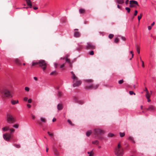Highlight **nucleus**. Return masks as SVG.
I'll return each instance as SVG.
<instances>
[{
    "mask_svg": "<svg viewBox=\"0 0 156 156\" xmlns=\"http://www.w3.org/2000/svg\"><path fill=\"white\" fill-rule=\"evenodd\" d=\"M71 73L72 75L71 77L73 79V87H75L80 85L82 83L81 81L79 79L73 72H71Z\"/></svg>",
    "mask_w": 156,
    "mask_h": 156,
    "instance_id": "obj_1",
    "label": "nucleus"
},
{
    "mask_svg": "<svg viewBox=\"0 0 156 156\" xmlns=\"http://www.w3.org/2000/svg\"><path fill=\"white\" fill-rule=\"evenodd\" d=\"M85 81L88 84H90L86 86L85 87V89H96L98 87V85H94L92 83L93 82V80L92 79L86 80Z\"/></svg>",
    "mask_w": 156,
    "mask_h": 156,
    "instance_id": "obj_2",
    "label": "nucleus"
},
{
    "mask_svg": "<svg viewBox=\"0 0 156 156\" xmlns=\"http://www.w3.org/2000/svg\"><path fill=\"white\" fill-rule=\"evenodd\" d=\"M115 154L117 156H122L123 154V149L120 143H119L115 150Z\"/></svg>",
    "mask_w": 156,
    "mask_h": 156,
    "instance_id": "obj_3",
    "label": "nucleus"
},
{
    "mask_svg": "<svg viewBox=\"0 0 156 156\" xmlns=\"http://www.w3.org/2000/svg\"><path fill=\"white\" fill-rule=\"evenodd\" d=\"M1 93L5 97L12 98L13 97L12 92L8 88H4L2 91Z\"/></svg>",
    "mask_w": 156,
    "mask_h": 156,
    "instance_id": "obj_4",
    "label": "nucleus"
},
{
    "mask_svg": "<svg viewBox=\"0 0 156 156\" xmlns=\"http://www.w3.org/2000/svg\"><path fill=\"white\" fill-rule=\"evenodd\" d=\"M94 135L98 137V139L102 140L103 137L101 136H99V135H101L104 134L105 133V131L101 129L96 128L94 129Z\"/></svg>",
    "mask_w": 156,
    "mask_h": 156,
    "instance_id": "obj_5",
    "label": "nucleus"
},
{
    "mask_svg": "<svg viewBox=\"0 0 156 156\" xmlns=\"http://www.w3.org/2000/svg\"><path fill=\"white\" fill-rule=\"evenodd\" d=\"M48 65L47 62L44 60H41L39 61V66L43 69V71L46 69Z\"/></svg>",
    "mask_w": 156,
    "mask_h": 156,
    "instance_id": "obj_6",
    "label": "nucleus"
},
{
    "mask_svg": "<svg viewBox=\"0 0 156 156\" xmlns=\"http://www.w3.org/2000/svg\"><path fill=\"white\" fill-rule=\"evenodd\" d=\"M6 121L8 123H13L16 122V120L12 115L8 114L7 115Z\"/></svg>",
    "mask_w": 156,
    "mask_h": 156,
    "instance_id": "obj_7",
    "label": "nucleus"
},
{
    "mask_svg": "<svg viewBox=\"0 0 156 156\" xmlns=\"http://www.w3.org/2000/svg\"><path fill=\"white\" fill-rule=\"evenodd\" d=\"M129 7L131 8H136V5L138 6V2L135 1L131 0L129 1Z\"/></svg>",
    "mask_w": 156,
    "mask_h": 156,
    "instance_id": "obj_8",
    "label": "nucleus"
},
{
    "mask_svg": "<svg viewBox=\"0 0 156 156\" xmlns=\"http://www.w3.org/2000/svg\"><path fill=\"white\" fill-rule=\"evenodd\" d=\"M87 49H94L95 48V46L91 43H88L86 46Z\"/></svg>",
    "mask_w": 156,
    "mask_h": 156,
    "instance_id": "obj_9",
    "label": "nucleus"
},
{
    "mask_svg": "<svg viewBox=\"0 0 156 156\" xmlns=\"http://www.w3.org/2000/svg\"><path fill=\"white\" fill-rule=\"evenodd\" d=\"M3 137L5 140L8 141L11 138V135L8 133H5L3 135Z\"/></svg>",
    "mask_w": 156,
    "mask_h": 156,
    "instance_id": "obj_10",
    "label": "nucleus"
},
{
    "mask_svg": "<svg viewBox=\"0 0 156 156\" xmlns=\"http://www.w3.org/2000/svg\"><path fill=\"white\" fill-rule=\"evenodd\" d=\"M74 30L75 31L74 34V36L76 37H80L81 35V34L78 31V29H74Z\"/></svg>",
    "mask_w": 156,
    "mask_h": 156,
    "instance_id": "obj_11",
    "label": "nucleus"
},
{
    "mask_svg": "<svg viewBox=\"0 0 156 156\" xmlns=\"http://www.w3.org/2000/svg\"><path fill=\"white\" fill-rule=\"evenodd\" d=\"M147 110L148 111H155L156 110V108L152 105H150L149 106L148 108L147 109Z\"/></svg>",
    "mask_w": 156,
    "mask_h": 156,
    "instance_id": "obj_12",
    "label": "nucleus"
},
{
    "mask_svg": "<svg viewBox=\"0 0 156 156\" xmlns=\"http://www.w3.org/2000/svg\"><path fill=\"white\" fill-rule=\"evenodd\" d=\"M63 105L61 104H59L57 105V108L58 110H61L63 109Z\"/></svg>",
    "mask_w": 156,
    "mask_h": 156,
    "instance_id": "obj_13",
    "label": "nucleus"
},
{
    "mask_svg": "<svg viewBox=\"0 0 156 156\" xmlns=\"http://www.w3.org/2000/svg\"><path fill=\"white\" fill-rule=\"evenodd\" d=\"M27 5L30 6V8H31L32 7V4L30 0H26Z\"/></svg>",
    "mask_w": 156,
    "mask_h": 156,
    "instance_id": "obj_14",
    "label": "nucleus"
},
{
    "mask_svg": "<svg viewBox=\"0 0 156 156\" xmlns=\"http://www.w3.org/2000/svg\"><path fill=\"white\" fill-rule=\"evenodd\" d=\"M69 56V55L67 54L65 56V60L66 62H70V59L68 58V57Z\"/></svg>",
    "mask_w": 156,
    "mask_h": 156,
    "instance_id": "obj_15",
    "label": "nucleus"
},
{
    "mask_svg": "<svg viewBox=\"0 0 156 156\" xmlns=\"http://www.w3.org/2000/svg\"><path fill=\"white\" fill-rule=\"evenodd\" d=\"M54 153L56 156H59V153L58 151L56 149H54Z\"/></svg>",
    "mask_w": 156,
    "mask_h": 156,
    "instance_id": "obj_16",
    "label": "nucleus"
},
{
    "mask_svg": "<svg viewBox=\"0 0 156 156\" xmlns=\"http://www.w3.org/2000/svg\"><path fill=\"white\" fill-rule=\"evenodd\" d=\"M136 48L138 54L140 53V46L137 44L136 45Z\"/></svg>",
    "mask_w": 156,
    "mask_h": 156,
    "instance_id": "obj_17",
    "label": "nucleus"
},
{
    "mask_svg": "<svg viewBox=\"0 0 156 156\" xmlns=\"http://www.w3.org/2000/svg\"><path fill=\"white\" fill-rule=\"evenodd\" d=\"M15 62L16 63L19 65H20L21 64V62H20V60L16 58L15 59Z\"/></svg>",
    "mask_w": 156,
    "mask_h": 156,
    "instance_id": "obj_18",
    "label": "nucleus"
},
{
    "mask_svg": "<svg viewBox=\"0 0 156 156\" xmlns=\"http://www.w3.org/2000/svg\"><path fill=\"white\" fill-rule=\"evenodd\" d=\"M58 74V73L56 72V71H55L51 72L50 73V75H51L56 76Z\"/></svg>",
    "mask_w": 156,
    "mask_h": 156,
    "instance_id": "obj_19",
    "label": "nucleus"
},
{
    "mask_svg": "<svg viewBox=\"0 0 156 156\" xmlns=\"http://www.w3.org/2000/svg\"><path fill=\"white\" fill-rule=\"evenodd\" d=\"M9 129V126H6L2 128V130L4 131H5L8 130Z\"/></svg>",
    "mask_w": 156,
    "mask_h": 156,
    "instance_id": "obj_20",
    "label": "nucleus"
},
{
    "mask_svg": "<svg viewBox=\"0 0 156 156\" xmlns=\"http://www.w3.org/2000/svg\"><path fill=\"white\" fill-rule=\"evenodd\" d=\"M79 12L80 14H83L85 12V10L83 9H80L79 10Z\"/></svg>",
    "mask_w": 156,
    "mask_h": 156,
    "instance_id": "obj_21",
    "label": "nucleus"
},
{
    "mask_svg": "<svg viewBox=\"0 0 156 156\" xmlns=\"http://www.w3.org/2000/svg\"><path fill=\"white\" fill-rule=\"evenodd\" d=\"M11 103L12 105H15L16 104H17L19 103L18 100L15 101L14 100H12L11 101Z\"/></svg>",
    "mask_w": 156,
    "mask_h": 156,
    "instance_id": "obj_22",
    "label": "nucleus"
},
{
    "mask_svg": "<svg viewBox=\"0 0 156 156\" xmlns=\"http://www.w3.org/2000/svg\"><path fill=\"white\" fill-rule=\"evenodd\" d=\"M92 131L91 130H90L87 131L86 133V135L87 136H89L90 134L92 133Z\"/></svg>",
    "mask_w": 156,
    "mask_h": 156,
    "instance_id": "obj_23",
    "label": "nucleus"
},
{
    "mask_svg": "<svg viewBox=\"0 0 156 156\" xmlns=\"http://www.w3.org/2000/svg\"><path fill=\"white\" fill-rule=\"evenodd\" d=\"M117 2L119 4H122L124 2L123 0H117Z\"/></svg>",
    "mask_w": 156,
    "mask_h": 156,
    "instance_id": "obj_24",
    "label": "nucleus"
},
{
    "mask_svg": "<svg viewBox=\"0 0 156 156\" xmlns=\"http://www.w3.org/2000/svg\"><path fill=\"white\" fill-rule=\"evenodd\" d=\"M87 153L89 154V156H93L94 154V153L92 151L91 152H88Z\"/></svg>",
    "mask_w": 156,
    "mask_h": 156,
    "instance_id": "obj_25",
    "label": "nucleus"
},
{
    "mask_svg": "<svg viewBox=\"0 0 156 156\" xmlns=\"http://www.w3.org/2000/svg\"><path fill=\"white\" fill-rule=\"evenodd\" d=\"M146 97L147 98H150V95L149 94V92L148 91H147V92H146Z\"/></svg>",
    "mask_w": 156,
    "mask_h": 156,
    "instance_id": "obj_26",
    "label": "nucleus"
},
{
    "mask_svg": "<svg viewBox=\"0 0 156 156\" xmlns=\"http://www.w3.org/2000/svg\"><path fill=\"white\" fill-rule=\"evenodd\" d=\"M129 140L131 141L133 143H135V141L133 140V137L131 136H129Z\"/></svg>",
    "mask_w": 156,
    "mask_h": 156,
    "instance_id": "obj_27",
    "label": "nucleus"
},
{
    "mask_svg": "<svg viewBox=\"0 0 156 156\" xmlns=\"http://www.w3.org/2000/svg\"><path fill=\"white\" fill-rule=\"evenodd\" d=\"M39 64V61L38 62H33L32 65V66H34L35 65H38Z\"/></svg>",
    "mask_w": 156,
    "mask_h": 156,
    "instance_id": "obj_28",
    "label": "nucleus"
},
{
    "mask_svg": "<svg viewBox=\"0 0 156 156\" xmlns=\"http://www.w3.org/2000/svg\"><path fill=\"white\" fill-rule=\"evenodd\" d=\"M73 100L76 102H77L79 100L78 97L76 96L74 97Z\"/></svg>",
    "mask_w": 156,
    "mask_h": 156,
    "instance_id": "obj_29",
    "label": "nucleus"
},
{
    "mask_svg": "<svg viewBox=\"0 0 156 156\" xmlns=\"http://www.w3.org/2000/svg\"><path fill=\"white\" fill-rule=\"evenodd\" d=\"M142 16H143L142 14V13H141L140 14V16H138V20L139 22H140V20L141 18H142Z\"/></svg>",
    "mask_w": 156,
    "mask_h": 156,
    "instance_id": "obj_30",
    "label": "nucleus"
},
{
    "mask_svg": "<svg viewBox=\"0 0 156 156\" xmlns=\"http://www.w3.org/2000/svg\"><path fill=\"white\" fill-rule=\"evenodd\" d=\"M114 136V135L113 134L111 133H109L108 134V136L110 137H113Z\"/></svg>",
    "mask_w": 156,
    "mask_h": 156,
    "instance_id": "obj_31",
    "label": "nucleus"
},
{
    "mask_svg": "<svg viewBox=\"0 0 156 156\" xmlns=\"http://www.w3.org/2000/svg\"><path fill=\"white\" fill-rule=\"evenodd\" d=\"M99 141L97 140H96L94 141H93L92 142V143L93 144H99Z\"/></svg>",
    "mask_w": 156,
    "mask_h": 156,
    "instance_id": "obj_32",
    "label": "nucleus"
},
{
    "mask_svg": "<svg viewBox=\"0 0 156 156\" xmlns=\"http://www.w3.org/2000/svg\"><path fill=\"white\" fill-rule=\"evenodd\" d=\"M67 122L72 126H74V125L72 123V122H71V121L70 120L68 119L67 120Z\"/></svg>",
    "mask_w": 156,
    "mask_h": 156,
    "instance_id": "obj_33",
    "label": "nucleus"
},
{
    "mask_svg": "<svg viewBox=\"0 0 156 156\" xmlns=\"http://www.w3.org/2000/svg\"><path fill=\"white\" fill-rule=\"evenodd\" d=\"M77 103H78L82 105L84 103V102L83 101L78 100Z\"/></svg>",
    "mask_w": 156,
    "mask_h": 156,
    "instance_id": "obj_34",
    "label": "nucleus"
},
{
    "mask_svg": "<svg viewBox=\"0 0 156 156\" xmlns=\"http://www.w3.org/2000/svg\"><path fill=\"white\" fill-rule=\"evenodd\" d=\"M119 135H120V137H123L125 136V133H124L120 132Z\"/></svg>",
    "mask_w": 156,
    "mask_h": 156,
    "instance_id": "obj_35",
    "label": "nucleus"
},
{
    "mask_svg": "<svg viewBox=\"0 0 156 156\" xmlns=\"http://www.w3.org/2000/svg\"><path fill=\"white\" fill-rule=\"evenodd\" d=\"M41 120L43 122H46V119L45 118L42 117L41 118Z\"/></svg>",
    "mask_w": 156,
    "mask_h": 156,
    "instance_id": "obj_36",
    "label": "nucleus"
},
{
    "mask_svg": "<svg viewBox=\"0 0 156 156\" xmlns=\"http://www.w3.org/2000/svg\"><path fill=\"white\" fill-rule=\"evenodd\" d=\"M62 95V92L60 91H59L58 92V96L60 97H61Z\"/></svg>",
    "mask_w": 156,
    "mask_h": 156,
    "instance_id": "obj_37",
    "label": "nucleus"
},
{
    "mask_svg": "<svg viewBox=\"0 0 156 156\" xmlns=\"http://www.w3.org/2000/svg\"><path fill=\"white\" fill-rule=\"evenodd\" d=\"M19 125L18 124H15V125H13V126L14 127L16 128H18L19 127Z\"/></svg>",
    "mask_w": 156,
    "mask_h": 156,
    "instance_id": "obj_38",
    "label": "nucleus"
},
{
    "mask_svg": "<svg viewBox=\"0 0 156 156\" xmlns=\"http://www.w3.org/2000/svg\"><path fill=\"white\" fill-rule=\"evenodd\" d=\"M125 9L128 12H130V9L129 7H126Z\"/></svg>",
    "mask_w": 156,
    "mask_h": 156,
    "instance_id": "obj_39",
    "label": "nucleus"
},
{
    "mask_svg": "<svg viewBox=\"0 0 156 156\" xmlns=\"http://www.w3.org/2000/svg\"><path fill=\"white\" fill-rule=\"evenodd\" d=\"M114 36V35L112 34H110L108 36V37L110 39L112 38Z\"/></svg>",
    "mask_w": 156,
    "mask_h": 156,
    "instance_id": "obj_40",
    "label": "nucleus"
},
{
    "mask_svg": "<svg viewBox=\"0 0 156 156\" xmlns=\"http://www.w3.org/2000/svg\"><path fill=\"white\" fill-rule=\"evenodd\" d=\"M10 133H12L15 131V130L13 128H11L10 129Z\"/></svg>",
    "mask_w": 156,
    "mask_h": 156,
    "instance_id": "obj_41",
    "label": "nucleus"
},
{
    "mask_svg": "<svg viewBox=\"0 0 156 156\" xmlns=\"http://www.w3.org/2000/svg\"><path fill=\"white\" fill-rule=\"evenodd\" d=\"M82 46L81 45H79V47L77 48V50H80L82 48Z\"/></svg>",
    "mask_w": 156,
    "mask_h": 156,
    "instance_id": "obj_42",
    "label": "nucleus"
},
{
    "mask_svg": "<svg viewBox=\"0 0 156 156\" xmlns=\"http://www.w3.org/2000/svg\"><path fill=\"white\" fill-rule=\"evenodd\" d=\"M25 90L27 91H29L30 90V88L28 87H25Z\"/></svg>",
    "mask_w": 156,
    "mask_h": 156,
    "instance_id": "obj_43",
    "label": "nucleus"
},
{
    "mask_svg": "<svg viewBox=\"0 0 156 156\" xmlns=\"http://www.w3.org/2000/svg\"><path fill=\"white\" fill-rule=\"evenodd\" d=\"M48 135L50 136H53V135H54V134L53 133H51L49 132H48Z\"/></svg>",
    "mask_w": 156,
    "mask_h": 156,
    "instance_id": "obj_44",
    "label": "nucleus"
},
{
    "mask_svg": "<svg viewBox=\"0 0 156 156\" xmlns=\"http://www.w3.org/2000/svg\"><path fill=\"white\" fill-rule=\"evenodd\" d=\"M123 82V80H119L118 82L120 84H122Z\"/></svg>",
    "mask_w": 156,
    "mask_h": 156,
    "instance_id": "obj_45",
    "label": "nucleus"
},
{
    "mask_svg": "<svg viewBox=\"0 0 156 156\" xmlns=\"http://www.w3.org/2000/svg\"><path fill=\"white\" fill-rule=\"evenodd\" d=\"M119 39L118 38H116L115 39V42L116 43H117L119 42Z\"/></svg>",
    "mask_w": 156,
    "mask_h": 156,
    "instance_id": "obj_46",
    "label": "nucleus"
},
{
    "mask_svg": "<svg viewBox=\"0 0 156 156\" xmlns=\"http://www.w3.org/2000/svg\"><path fill=\"white\" fill-rule=\"evenodd\" d=\"M129 93L130 95H132L133 94H134V95H135V94L133 92V91H129Z\"/></svg>",
    "mask_w": 156,
    "mask_h": 156,
    "instance_id": "obj_47",
    "label": "nucleus"
},
{
    "mask_svg": "<svg viewBox=\"0 0 156 156\" xmlns=\"http://www.w3.org/2000/svg\"><path fill=\"white\" fill-rule=\"evenodd\" d=\"M67 63H68L69 64V66L72 68V63L70 62H70H67Z\"/></svg>",
    "mask_w": 156,
    "mask_h": 156,
    "instance_id": "obj_48",
    "label": "nucleus"
},
{
    "mask_svg": "<svg viewBox=\"0 0 156 156\" xmlns=\"http://www.w3.org/2000/svg\"><path fill=\"white\" fill-rule=\"evenodd\" d=\"M89 54L91 55H93L94 54V51H91L90 52Z\"/></svg>",
    "mask_w": 156,
    "mask_h": 156,
    "instance_id": "obj_49",
    "label": "nucleus"
},
{
    "mask_svg": "<svg viewBox=\"0 0 156 156\" xmlns=\"http://www.w3.org/2000/svg\"><path fill=\"white\" fill-rule=\"evenodd\" d=\"M137 13H138V12H137V10H135V13L134 14V16H136L137 15Z\"/></svg>",
    "mask_w": 156,
    "mask_h": 156,
    "instance_id": "obj_50",
    "label": "nucleus"
},
{
    "mask_svg": "<svg viewBox=\"0 0 156 156\" xmlns=\"http://www.w3.org/2000/svg\"><path fill=\"white\" fill-rule=\"evenodd\" d=\"M17 148H19L20 147V146L18 144H15L14 145Z\"/></svg>",
    "mask_w": 156,
    "mask_h": 156,
    "instance_id": "obj_51",
    "label": "nucleus"
},
{
    "mask_svg": "<svg viewBox=\"0 0 156 156\" xmlns=\"http://www.w3.org/2000/svg\"><path fill=\"white\" fill-rule=\"evenodd\" d=\"M37 122L39 125H42V122H40V121L38 120V121H37Z\"/></svg>",
    "mask_w": 156,
    "mask_h": 156,
    "instance_id": "obj_52",
    "label": "nucleus"
},
{
    "mask_svg": "<svg viewBox=\"0 0 156 156\" xmlns=\"http://www.w3.org/2000/svg\"><path fill=\"white\" fill-rule=\"evenodd\" d=\"M65 63L63 64L60 66V67L61 68H63L65 65Z\"/></svg>",
    "mask_w": 156,
    "mask_h": 156,
    "instance_id": "obj_53",
    "label": "nucleus"
},
{
    "mask_svg": "<svg viewBox=\"0 0 156 156\" xmlns=\"http://www.w3.org/2000/svg\"><path fill=\"white\" fill-rule=\"evenodd\" d=\"M141 62L142 63V67H144V63L143 61H141Z\"/></svg>",
    "mask_w": 156,
    "mask_h": 156,
    "instance_id": "obj_54",
    "label": "nucleus"
},
{
    "mask_svg": "<svg viewBox=\"0 0 156 156\" xmlns=\"http://www.w3.org/2000/svg\"><path fill=\"white\" fill-rule=\"evenodd\" d=\"M32 102V100L31 99H30L28 100V103H31Z\"/></svg>",
    "mask_w": 156,
    "mask_h": 156,
    "instance_id": "obj_55",
    "label": "nucleus"
},
{
    "mask_svg": "<svg viewBox=\"0 0 156 156\" xmlns=\"http://www.w3.org/2000/svg\"><path fill=\"white\" fill-rule=\"evenodd\" d=\"M130 53L132 55V58H133V55H134V54H133V51H130Z\"/></svg>",
    "mask_w": 156,
    "mask_h": 156,
    "instance_id": "obj_56",
    "label": "nucleus"
},
{
    "mask_svg": "<svg viewBox=\"0 0 156 156\" xmlns=\"http://www.w3.org/2000/svg\"><path fill=\"white\" fill-rule=\"evenodd\" d=\"M28 98L27 97H25L23 98V100L25 101H27V100Z\"/></svg>",
    "mask_w": 156,
    "mask_h": 156,
    "instance_id": "obj_57",
    "label": "nucleus"
},
{
    "mask_svg": "<svg viewBox=\"0 0 156 156\" xmlns=\"http://www.w3.org/2000/svg\"><path fill=\"white\" fill-rule=\"evenodd\" d=\"M121 39L123 41H125L126 40V38L123 37H121Z\"/></svg>",
    "mask_w": 156,
    "mask_h": 156,
    "instance_id": "obj_58",
    "label": "nucleus"
},
{
    "mask_svg": "<svg viewBox=\"0 0 156 156\" xmlns=\"http://www.w3.org/2000/svg\"><path fill=\"white\" fill-rule=\"evenodd\" d=\"M54 66L55 68H56L57 67V66H58V64L57 63H55L54 64Z\"/></svg>",
    "mask_w": 156,
    "mask_h": 156,
    "instance_id": "obj_59",
    "label": "nucleus"
},
{
    "mask_svg": "<svg viewBox=\"0 0 156 156\" xmlns=\"http://www.w3.org/2000/svg\"><path fill=\"white\" fill-rule=\"evenodd\" d=\"M137 86V84H136V85H135L133 86V87L134 88H136Z\"/></svg>",
    "mask_w": 156,
    "mask_h": 156,
    "instance_id": "obj_60",
    "label": "nucleus"
},
{
    "mask_svg": "<svg viewBox=\"0 0 156 156\" xmlns=\"http://www.w3.org/2000/svg\"><path fill=\"white\" fill-rule=\"evenodd\" d=\"M27 106L29 108H30L31 107V105L30 104H27Z\"/></svg>",
    "mask_w": 156,
    "mask_h": 156,
    "instance_id": "obj_61",
    "label": "nucleus"
},
{
    "mask_svg": "<svg viewBox=\"0 0 156 156\" xmlns=\"http://www.w3.org/2000/svg\"><path fill=\"white\" fill-rule=\"evenodd\" d=\"M32 119H34L35 117V116L33 115H32Z\"/></svg>",
    "mask_w": 156,
    "mask_h": 156,
    "instance_id": "obj_62",
    "label": "nucleus"
},
{
    "mask_svg": "<svg viewBox=\"0 0 156 156\" xmlns=\"http://www.w3.org/2000/svg\"><path fill=\"white\" fill-rule=\"evenodd\" d=\"M151 26H149L148 27V29L149 30H151Z\"/></svg>",
    "mask_w": 156,
    "mask_h": 156,
    "instance_id": "obj_63",
    "label": "nucleus"
},
{
    "mask_svg": "<svg viewBox=\"0 0 156 156\" xmlns=\"http://www.w3.org/2000/svg\"><path fill=\"white\" fill-rule=\"evenodd\" d=\"M56 120V119L55 118H54L52 119V121L53 122H54Z\"/></svg>",
    "mask_w": 156,
    "mask_h": 156,
    "instance_id": "obj_64",
    "label": "nucleus"
}]
</instances>
